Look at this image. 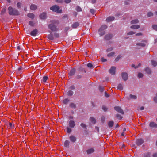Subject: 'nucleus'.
<instances>
[{
	"instance_id": "nucleus-2",
	"label": "nucleus",
	"mask_w": 157,
	"mask_h": 157,
	"mask_svg": "<svg viewBox=\"0 0 157 157\" xmlns=\"http://www.w3.org/2000/svg\"><path fill=\"white\" fill-rule=\"evenodd\" d=\"M9 13L10 15H18L19 14V12L17 10L13 8L12 7L10 6L8 8Z\"/></svg>"
},
{
	"instance_id": "nucleus-5",
	"label": "nucleus",
	"mask_w": 157,
	"mask_h": 157,
	"mask_svg": "<svg viewBox=\"0 0 157 157\" xmlns=\"http://www.w3.org/2000/svg\"><path fill=\"white\" fill-rule=\"evenodd\" d=\"M116 68L115 67H112L109 70V72L111 74L113 75L115 73Z\"/></svg>"
},
{
	"instance_id": "nucleus-40",
	"label": "nucleus",
	"mask_w": 157,
	"mask_h": 157,
	"mask_svg": "<svg viewBox=\"0 0 157 157\" xmlns=\"http://www.w3.org/2000/svg\"><path fill=\"white\" fill-rule=\"evenodd\" d=\"M69 101V100L68 99H65L63 100V102L64 104L67 103Z\"/></svg>"
},
{
	"instance_id": "nucleus-55",
	"label": "nucleus",
	"mask_w": 157,
	"mask_h": 157,
	"mask_svg": "<svg viewBox=\"0 0 157 157\" xmlns=\"http://www.w3.org/2000/svg\"><path fill=\"white\" fill-rule=\"evenodd\" d=\"M71 0H65V2L66 3H69L71 2Z\"/></svg>"
},
{
	"instance_id": "nucleus-53",
	"label": "nucleus",
	"mask_w": 157,
	"mask_h": 157,
	"mask_svg": "<svg viewBox=\"0 0 157 157\" xmlns=\"http://www.w3.org/2000/svg\"><path fill=\"white\" fill-rule=\"evenodd\" d=\"M48 38L51 40H52L53 39V37L52 36L49 35L48 36Z\"/></svg>"
},
{
	"instance_id": "nucleus-51",
	"label": "nucleus",
	"mask_w": 157,
	"mask_h": 157,
	"mask_svg": "<svg viewBox=\"0 0 157 157\" xmlns=\"http://www.w3.org/2000/svg\"><path fill=\"white\" fill-rule=\"evenodd\" d=\"M29 24L30 25L32 26H33L34 24L32 21H30L29 22Z\"/></svg>"
},
{
	"instance_id": "nucleus-62",
	"label": "nucleus",
	"mask_w": 157,
	"mask_h": 157,
	"mask_svg": "<svg viewBox=\"0 0 157 157\" xmlns=\"http://www.w3.org/2000/svg\"><path fill=\"white\" fill-rule=\"evenodd\" d=\"M70 88L71 89H74L75 88V87L74 86H71Z\"/></svg>"
},
{
	"instance_id": "nucleus-48",
	"label": "nucleus",
	"mask_w": 157,
	"mask_h": 157,
	"mask_svg": "<svg viewBox=\"0 0 157 157\" xmlns=\"http://www.w3.org/2000/svg\"><path fill=\"white\" fill-rule=\"evenodd\" d=\"M81 126L83 128H86V125L85 124H83V123L81 124Z\"/></svg>"
},
{
	"instance_id": "nucleus-11",
	"label": "nucleus",
	"mask_w": 157,
	"mask_h": 157,
	"mask_svg": "<svg viewBox=\"0 0 157 157\" xmlns=\"http://www.w3.org/2000/svg\"><path fill=\"white\" fill-rule=\"evenodd\" d=\"M107 28V26L106 25H102L99 29V31H101L102 30H103L106 29Z\"/></svg>"
},
{
	"instance_id": "nucleus-37",
	"label": "nucleus",
	"mask_w": 157,
	"mask_h": 157,
	"mask_svg": "<svg viewBox=\"0 0 157 157\" xmlns=\"http://www.w3.org/2000/svg\"><path fill=\"white\" fill-rule=\"evenodd\" d=\"M153 15L152 13L151 12H149V13H148L147 14V16L148 17H150L151 16H152Z\"/></svg>"
},
{
	"instance_id": "nucleus-39",
	"label": "nucleus",
	"mask_w": 157,
	"mask_h": 157,
	"mask_svg": "<svg viewBox=\"0 0 157 157\" xmlns=\"http://www.w3.org/2000/svg\"><path fill=\"white\" fill-rule=\"evenodd\" d=\"M114 52H112L108 54L107 56L109 57L111 56L114 55Z\"/></svg>"
},
{
	"instance_id": "nucleus-56",
	"label": "nucleus",
	"mask_w": 157,
	"mask_h": 157,
	"mask_svg": "<svg viewBox=\"0 0 157 157\" xmlns=\"http://www.w3.org/2000/svg\"><path fill=\"white\" fill-rule=\"evenodd\" d=\"M105 96L106 97H109V95L106 92L105 93Z\"/></svg>"
},
{
	"instance_id": "nucleus-63",
	"label": "nucleus",
	"mask_w": 157,
	"mask_h": 157,
	"mask_svg": "<svg viewBox=\"0 0 157 157\" xmlns=\"http://www.w3.org/2000/svg\"><path fill=\"white\" fill-rule=\"evenodd\" d=\"M102 62H105L106 61V60L105 59H104L103 58L102 59Z\"/></svg>"
},
{
	"instance_id": "nucleus-46",
	"label": "nucleus",
	"mask_w": 157,
	"mask_h": 157,
	"mask_svg": "<svg viewBox=\"0 0 157 157\" xmlns=\"http://www.w3.org/2000/svg\"><path fill=\"white\" fill-rule=\"evenodd\" d=\"M116 117L117 118L120 120L122 118V117H121V116L119 115H117Z\"/></svg>"
},
{
	"instance_id": "nucleus-58",
	"label": "nucleus",
	"mask_w": 157,
	"mask_h": 157,
	"mask_svg": "<svg viewBox=\"0 0 157 157\" xmlns=\"http://www.w3.org/2000/svg\"><path fill=\"white\" fill-rule=\"evenodd\" d=\"M153 157H157V153H155L153 155Z\"/></svg>"
},
{
	"instance_id": "nucleus-1",
	"label": "nucleus",
	"mask_w": 157,
	"mask_h": 157,
	"mask_svg": "<svg viewBox=\"0 0 157 157\" xmlns=\"http://www.w3.org/2000/svg\"><path fill=\"white\" fill-rule=\"evenodd\" d=\"M52 23L48 25L49 29L52 31H56L57 30V29L55 25L59 24V21L54 20L51 21Z\"/></svg>"
},
{
	"instance_id": "nucleus-16",
	"label": "nucleus",
	"mask_w": 157,
	"mask_h": 157,
	"mask_svg": "<svg viewBox=\"0 0 157 157\" xmlns=\"http://www.w3.org/2000/svg\"><path fill=\"white\" fill-rule=\"evenodd\" d=\"M30 8L31 10H35L37 9V6L35 5L32 4L31 5Z\"/></svg>"
},
{
	"instance_id": "nucleus-45",
	"label": "nucleus",
	"mask_w": 157,
	"mask_h": 157,
	"mask_svg": "<svg viewBox=\"0 0 157 157\" xmlns=\"http://www.w3.org/2000/svg\"><path fill=\"white\" fill-rule=\"evenodd\" d=\"M119 55V56H118L115 59V60L116 61H118L121 58V57Z\"/></svg>"
},
{
	"instance_id": "nucleus-49",
	"label": "nucleus",
	"mask_w": 157,
	"mask_h": 157,
	"mask_svg": "<svg viewBox=\"0 0 157 157\" xmlns=\"http://www.w3.org/2000/svg\"><path fill=\"white\" fill-rule=\"evenodd\" d=\"M102 109L105 111H106L107 110V108L104 106H103L102 107Z\"/></svg>"
},
{
	"instance_id": "nucleus-14",
	"label": "nucleus",
	"mask_w": 157,
	"mask_h": 157,
	"mask_svg": "<svg viewBox=\"0 0 157 157\" xmlns=\"http://www.w3.org/2000/svg\"><path fill=\"white\" fill-rule=\"evenodd\" d=\"M79 24L78 22H75L72 25V27L73 28H76L78 26Z\"/></svg>"
},
{
	"instance_id": "nucleus-4",
	"label": "nucleus",
	"mask_w": 157,
	"mask_h": 157,
	"mask_svg": "<svg viewBox=\"0 0 157 157\" xmlns=\"http://www.w3.org/2000/svg\"><path fill=\"white\" fill-rule=\"evenodd\" d=\"M114 109L117 112L121 113V114H123L124 113V112L123 110L119 107H114Z\"/></svg>"
},
{
	"instance_id": "nucleus-47",
	"label": "nucleus",
	"mask_w": 157,
	"mask_h": 157,
	"mask_svg": "<svg viewBox=\"0 0 157 157\" xmlns=\"http://www.w3.org/2000/svg\"><path fill=\"white\" fill-rule=\"evenodd\" d=\"M135 33L133 31H130L127 34L128 35H132L135 34Z\"/></svg>"
},
{
	"instance_id": "nucleus-59",
	"label": "nucleus",
	"mask_w": 157,
	"mask_h": 157,
	"mask_svg": "<svg viewBox=\"0 0 157 157\" xmlns=\"http://www.w3.org/2000/svg\"><path fill=\"white\" fill-rule=\"evenodd\" d=\"M96 2V0H92V2L93 3H94Z\"/></svg>"
},
{
	"instance_id": "nucleus-50",
	"label": "nucleus",
	"mask_w": 157,
	"mask_h": 157,
	"mask_svg": "<svg viewBox=\"0 0 157 157\" xmlns=\"http://www.w3.org/2000/svg\"><path fill=\"white\" fill-rule=\"evenodd\" d=\"M99 90L101 92H102L103 90V88L102 87L100 86L99 87Z\"/></svg>"
},
{
	"instance_id": "nucleus-3",
	"label": "nucleus",
	"mask_w": 157,
	"mask_h": 157,
	"mask_svg": "<svg viewBox=\"0 0 157 157\" xmlns=\"http://www.w3.org/2000/svg\"><path fill=\"white\" fill-rule=\"evenodd\" d=\"M50 10L58 13H61L62 12L61 10H59V7L57 5H55L52 6L50 8Z\"/></svg>"
},
{
	"instance_id": "nucleus-36",
	"label": "nucleus",
	"mask_w": 157,
	"mask_h": 157,
	"mask_svg": "<svg viewBox=\"0 0 157 157\" xmlns=\"http://www.w3.org/2000/svg\"><path fill=\"white\" fill-rule=\"evenodd\" d=\"M76 10L77 11L79 12L81 11V9L79 6L77 7Z\"/></svg>"
},
{
	"instance_id": "nucleus-44",
	"label": "nucleus",
	"mask_w": 157,
	"mask_h": 157,
	"mask_svg": "<svg viewBox=\"0 0 157 157\" xmlns=\"http://www.w3.org/2000/svg\"><path fill=\"white\" fill-rule=\"evenodd\" d=\"M90 12L92 14H94L95 13V10L93 9H91L90 10Z\"/></svg>"
},
{
	"instance_id": "nucleus-25",
	"label": "nucleus",
	"mask_w": 157,
	"mask_h": 157,
	"mask_svg": "<svg viewBox=\"0 0 157 157\" xmlns=\"http://www.w3.org/2000/svg\"><path fill=\"white\" fill-rule=\"evenodd\" d=\"M145 71L147 73L149 74H150L151 72V70L149 68H146L145 69Z\"/></svg>"
},
{
	"instance_id": "nucleus-33",
	"label": "nucleus",
	"mask_w": 157,
	"mask_h": 157,
	"mask_svg": "<svg viewBox=\"0 0 157 157\" xmlns=\"http://www.w3.org/2000/svg\"><path fill=\"white\" fill-rule=\"evenodd\" d=\"M73 94V92L72 91H69L68 92V95L69 96L72 95Z\"/></svg>"
},
{
	"instance_id": "nucleus-42",
	"label": "nucleus",
	"mask_w": 157,
	"mask_h": 157,
	"mask_svg": "<svg viewBox=\"0 0 157 157\" xmlns=\"http://www.w3.org/2000/svg\"><path fill=\"white\" fill-rule=\"evenodd\" d=\"M71 130L70 128L67 127V131L68 133H70L71 132Z\"/></svg>"
},
{
	"instance_id": "nucleus-54",
	"label": "nucleus",
	"mask_w": 157,
	"mask_h": 157,
	"mask_svg": "<svg viewBox=\"0 0 157 157\" xmlns=\"http://www.w3.org/2000/svg\"><path fill=\"white\" fill-rule=\"evenodd\" d=\"M21 5V3H18L17 4V6L18 8H19L20 7V6Z\"/></svg>"
},
{
	"instance_id": "nucleus-27",
	"label": "nucleus",
	"mask_w": 157,
	"mask_h": 157,
	"mask_svg": "<svg viewBox=\"0 0 157 157\" xmlns=\"http://www.w3.org/2000/svg\"><path fill=\"white\" fill-rule=\"evenodd\" d=\"M9 127L11 129L14 128V124L11 122L9 124Z\"/></svg>"
},
{
	"instance_id": "nucleus-23",
	"label": "nucleus",
	"mask_w": 157,
	"mask_h": 157,
	"mask_svg": "<svg viewBox=\"0 0 157 157\" xmlns=\"http://www.w3.org/2000/svg\"><path fill=\"white\" fill-rule=\"evenodd\" d=\"M69 142L67 140L65 141L64 143V145L66 147H68L69 145Z\"/></svg>"
},
{
	"instance_id": "nucleus-34",
	"label": "nucleus",
	"mask_w": 157,
	"mask_h": 157,
	"mask_svg": "<svg viewBox=\"0 0 157 157\" xmlns=\"http://www.w3.org/2000/svg\"><path fill=\"white\" fill-rule=\"evenodd\" d=\"M152 28L154 29L156 31H157V25H154L152 26Z\"/></svg>"
},
{
	"instance_id": "nucleus-57",
	"label": "nucleus",
	"mask_w": 157,
	"mask_h": 157,
	"mask_svg": "<svg viewBox=\"0 0 157 157\" xmlns=\"http://www.w3.org/2000/svg\"><path fill=\"white\" fill-rule=\"evenodd\" d=\"M63 0H56V2H61Z\"/></svg>"
},
{
	"instance_id": "nucleus-8",
	"label": "nucleus",
	"mask_w": 157,
	"mask_h": 157,
	"mask_svg": "<svg viewBox=\"0 0 157 157\" xmlns=\"http://www.w3.org/2000/svg\"><path fill=\"white\" fill-rule=\"evenodd\" d=\"M75 72V69H72L70 71L69 74V76H71L73 75Z\"/></svg>"
},
{
	"instance_id": "nucleus-9",
	"label": "nucleus",
	"mask_w": 157,
	"mask_h": 157,
	"mask_svg": "<svg viewBox=\"0 0 157 157\" xmlns=\"http://www.w3.org/2000/svg\"><path fill=\"white\" fill-rule=\"evenodd\" d=\"M37 33V30L36 29H35L32 31L30 33V34L32 36H35Z\"/></svg>"
},
{
	"instance_id": "nucleus-52",
	"label": "nucleus",
	"mask_w": 157,
	"mask_h": 157,
	"mask_svg": "<svg viewBox=\"0 0 157 157\" xmlns=\"http://www.w3.org/2000/svg\"><path fill=\"white\" fill-rule=\"evenodd\" d=\"M154 101L155 102L157 103V93L156 94V97L154 98Z\"/></svg>"
},
{
	"instance_id": "nucleus-31",
	"label": "nucleus",
	"mask_w": 157,
	"mask_h": 157,
	"mask_svg": "<svg viewBox=\"0 0 157 157\" xmlns=\"http://www.w3.org/2000/svg\"><path fill=\"white\" fill-rule=\"evenodd\" d=\"M137 45L140 46L141 47H144L145 46V44L143 43L138 44Z\"/></svg>"
},
{
	"instance_id": "nucleus-38",
	"label": "nucleus",
	"mask_w": 157,
	"mask_h": 157,
	"mask_svg": "<svg viewBox=\"0 0 157 157\" xmlns=\"http://www.w3.org/2000/svg\"><path fill=\"white\" fill-rule=\"evenodd\" d=\"M143 76V74L141 73H139L138 75V76L139 78L142 77Z\"/></svg>"
},
{
	"instance_id": "nucleus-6",
	"label": "nucleus",
	"mask_w": 157,
	"mask_h": 157,
	"mask_svg": "<svg viewBox=\"0 0 157 157\" xmlns=\"http://www.w3.org/2000/svg\"><path fill=\"white\" fill-rule=\"evenodd\" d=\"M144 142V141L142 139H138L136 140V144L138 145H141Z\"/></svg>"
},
{
	"instance_id": "nucleus-24",
	"label": "nucleus",
	"mask_w": 157,
	"mask_h": 157,
	"mask_svg": "<svg viewBox=\"0 0 157 157\" xmlns=\"http://www.w3.org/2000/svg\"><path fill=\"white\" fill-rule=\"evenodd\" d=\"M138 22L139 21L138 20L135 19L131 21V22L132 24H134L138 23Z\"/></svg>"
},
{
	"instance_id": "nucleus-12",
	"label": "nucleus",
	"mask_w": 157,
	"mask_h": 157,
	"mask_svg": "<svg viewBox=\"0 0 157 157\" xmlns=\"http://www.w3.org/2000/svg\"><path fill=\"white\" fill-rule=\"evenodd\" d=\"M150 126L151 127L156 128L157 127V124L154 122H151L150 124Z\"/></svg>"
},
{
	"instance_id": "nucleus-10",
	"label": "nucleus",
	"mask_w": 157,
	"mask_h": 157,
	"mask_svg": "<svg viewBox=\"0 0 157 157\" xmlns=\"http://www.w3.org/2000/svg\"><path fill=\"white\" fill-rule=\"evenodd\" d=\"M114 19V17H109L107 18L106 21L109 22L113 21Z\"/></svg>"
},
{
	"instance_id": "nucleus-28",
	"label": "nucleus",
	"mask_w": 157,
	"mask_h": 157,
	"mask_svg": "<svg viewBox=\"0 0 157 157\" xmlns=\"http://www.w3.org/2000/svg\"><path fill=\"white\" fill-rule=\"evenodd\" d=\"M48 78V77L47 76H44L43 78V81L44 82H46Z\"/></svg>"
},
{
	"instance_id": "nucleus-30",
	"label": "nucleus",
	"mask_w": 157,
	"mask_h": 157,
	"mask_svg": "<svg viewBox=\"0 0 157 157\" xmlns=\"http://www.w3.org/2000/svg\"><path fill=\"white\" fill-rule=\"evenodd\" d=\"M152 64L154 66H155L157 65V63L155 61L152 60L151 61Z\"/></svg>"
},
{
	"instance_id": "nucleus-64",
	"label": "nucleus",
	"mask_w": 157,
	"mask_h": 157,
	"mask_svg": "<svg viewBox=\"0 0 157 157\" xmlns=\"http://www.w3.org/2000/svg\"><path fill=\"white\" fill-rule=\"evenodd\" d=\"M81 76L80 75H78L77 76V78H81Z\"/></svg>"
},
{
	"instance_id": "nucleus-35",
	"label": "nucleus",
	"mask_w": 157,
	"mask_h": 157,
	"mask_svg": "<svg viewBox=\"0 0 157 157\" xmlns=\"http://www.w3.org/2000/svg\"><path fill=\"white\" fill-rule=\"evenodd\" d=\"M70 106L72 108H75V105L73 103H71L70 105Z\"/></svg>"
},
{
	"instance_id": "nucleus-17",
	"label": "nucleus",
	"mask_w": 157,
	"mask_h": 157,
	"mask_svg": "<svg viewBox=\"0 0 157 157\" xmlns=\"http://www.w3.org/2000/svg\"><path fill=\"white\" fill-rule=\"evenodd\" d=\"M94 150L93 148H90L87 150L86 151L88 154H89L94 152Z\"/></svg>"
},
{
	"instance_id": "nucleus-19",
	"label": "nucleus",
	"mask_w": 157,
	"mask_h": 157,
	"mask_svg": "<svg viewBox=\"0 0 157 157\" xmlns=\"http://www.w3.org/2000/svg\"><path fill=\"white\" fill-rule=\"evenodd\" d=\"M112 37V36L111 34H109L106 35L105 36V38L106 40H108L111 38Z\"/></svg>"
},
{
	"instance_id": "nucleus-29",
	"label": "nucleus",
	"mask_w": 157,
	"mask_h": 157,
	"mask_svg": "<svg viewBox=\"0 0 157 157\" xmlns=\"http://www.w3.org/2000/svg\"><path fill=\"white\" fill-rule=\"evenodd\" d=\"M130 98L134 99H136L137 98L136 96L134 95H132V94L130 95Z\"/></svg>"
},
{
	"instance_id": "nucleus-15",
	"label": "nucleus",
	"mask_w": 157,
	"mask_h": 157,
	"mask_svg": "<svg viewBox=\"0 0 157 157\" xmlns=\"http://www.w3.org/2000/svg\"><path fill=\"white\" fill-rule=\"evenodd\" d=\"M69 126L70 127L73 128L75 126V122L73 121H70L69 122Z\"/></svg>"
},
{
	"instance_id": "nucleus-32",
	"label": "nucleus",
	"mask_w": 157,
	"mask_h": 157,
	"mask_svg": "<svg viewBox=\"0 0 157 157\" xmlns=\"http://www.w3.org/2000/svg\"><path fill=\"white\" fill-rule=\"evenodd\" d=\"M117 88L119 90H122L123 88L122 85L121 84H119L117 86Z\"/></svg>"
},
{
	"instance_id": "nucleus-60",
	"label": "nucleus",
	"mask_w": 157,
	"mask_h": 157,
	"mask_svg": "<svg viewBox=\"0 0 157 157\" xmlns=\"http://www.w3.org/2000/svg\"><path fill=\"white\" fill-rule=\"evenodd\" d=\"M144 109V107H143V106H142V107H140V109L141 110H143Z\"/></svg>"
},
{
	"instance_id": "nucleus-41",
	"label": "nucleus",
	"mask_w": 157,
	"mask_h": 157,
	"mask_svg": "<svg viewBox=\"0 0 157 157\" xmlns=\"http://www.w3.org/2000/svg\"><path fill=\"white\" fill-rule=\"evenodd\" d=\"M141 65V64L139 63L138 64V66L135 67V65L134 64H133L132 65V67H134L135 68H138L139 66H140Z\"/></svg>"
},
{
	"instance_id": "nucleus-61",
	"label": "nucleus",
	"mask_w": 157,
	"mask_h": 157,
	"mask_svg": "<svg viewBox=\"0 0 157 157\" xmlns=\"http://www.w3.org/2000/svg\"><path fill=\"white\" fill-rule=\"evenodd\" d=\"M142 35V33H137V34H136V35H138V36H139V35Z\"/></svg>"
},
{
	"instance_id": "nucleus-7",
	"label": "nucleus",
	"mask_w": 157,
	"mask_h": 157,
	"mask_svg": "<svg viewBox=\"0 0 157 157\" xmlns=\"http://www.w3.org/2000/svg\"><path fill=\"white\" fill-rule=\"evenodd\" d=\"M122 76L124 81H126L128 79V74L127 73H122Z\"/></svg>"
},
{
	"instance_id": "nucleus-18",
	"label": "nucleus",
	"mask_w": 157,
	"mask_h": 157,
	"mask_svg": "<svg viewBox=\"0 0 157 157\" xmlns=\"http://www.w3.org/2000/svg\"><path fill=\"white\" fill-rule=\"evenodd\" d=\"M140 28V26L138 25H132L131 26V28L132 29H137Z\"/></svg>"
},
{
	"instance_id": "nucleus-13",
	"label": "nucleus",
	"mask_w": 157,
	"mask_h": 157,
	"mask_svg": "<svg viewBox=\"0 0 157 157\" xmlns=\"http://www.w3.org/2000/svg\"><path fill=\"white\" fill-rule=\"evenodd\" d=\"M40 18L42 19H44L46 17V14L45 13H41L40 16Z\"/></svg>"
},
{
	"instance_id": "nucleus-21",
	"label": "nucleus",
	"mask_w": 157,
	"mask_h": 157,
	"mask_svg": "<svg viewBox=\"0 0 157 157\" xmlns=\"http://www.w3.org/2000/svg\"><path fill=\"white\" fill-rule=\"evenodd\" d=\"M27 16L29 17L32 19L34 18V15L32 13H29L28 14Z\"/></svg>"
},
{
	"instance_id": "nucleus-43",
	"label": "nucleus",
	"mask_w": 157,
	"mask_h": 157,
	"mask_svg": "<svg viewBox=\"0 0 157 157\" xmlns=\"http://www.w3.org/2000/svg\"><path fill=\"white\" fill-rule=\"evenodd\" d=\"M87 66L91 68L93 67V65L91 63H88L87 64Z\"/></svg>"
},
{
	"instance_id": "nucleus-22",
	"label": "nucleus",
	"mask_w": 157,
	"mask_h": 157,
	"mask_svg": "<svg viewBox=\"0 0 157 157\" xmlns=\"http://www.w3.org/2000/svg\"><path fill=\"white\" fill-rule=\"evenodd\" d=\"M90 121L93 124H95L96 122L95 119L93 117L90 118Z\"/></svg>"
},
{
	"instance_id": "nucleus-26",
	"label": "nucleus",
	"mask_w": 157,
	"mask_h": 157,
	"mask_svg": "<svg viewBox=\"0 0 157 157\" xmlns=\"http://www.w3.org/2000/svg\"><path fill=\"white\" fill-rule=\"evenodd\" d=\"M113 121H110L108 123V126L109 127H112L113 125Z\"/></svg>"
},
{
	"instance_id": "nucleus-20",
	"label": "nucleus",
	"mask_w": 157,
	"mask_h": 157,
	"mask_svg": "<svg viewBox=\"0 0 157 157\" xmlns=\"http://www.w3.org/2000/svg\"><path fill=\"white\" fill-rule=\"evenodd\" d=\"M70 140L73 142H75L76 140L75 137L73 136H71L70 137Z\"/></svg>"
}]
</instances>
